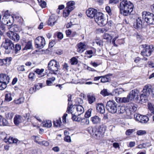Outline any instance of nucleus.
<instances>
[{
	"label": "nucleus",
	"instance_id": "obj_55",
	"mask_svg": "<svg viewBox=\"0 0 154 154\" xmlns=\"http://www.w3.org/2000/svg\"><path fill=\"white\" fill-rule=\"evenodd\" d=\"M135 130L134 129H129L126 131L125 134L127 135H130Z\"/></svg>",
	"mask_w": 154,
	"mask_h": 154
},
{
	"label": "nucleus",
	"instance_id": "obj_16",
	"mask_svg": "<svg viewBox=\"0 0 154 154\" xmlns=\"http://www.w3.org/2000/svg\"><path fill=\"white\" fill-rule=\"evenodd\" d=\"M77 51L79 53H82L87 48L86 45L83 43L80 42L78 44Z\"/></svg>",
	"mask_w": 154,
	"mask_h": 154
},
{
	"label": "nucleus",
	"instance_id": "obj_36",
	"mask_svg": "<svg viewBox=\"0 0 154 154\" xmlns=\"http://www.w3.org/2000/svg\"><path fill=\"white\" fill-rule=\"evenodd\" d=\"M24 100V98L23 97H21L18 99L14 100V102L16 104H20L23 103Z\"/></svg>",
	"mask_w": 154,
	"mask_h": 154
},
{
	"label": "nucleus",
	"instance_id": "obj_33",
	"mask_svg": "<svg viewBox=\"0 0 154 154\" xmlns=\"http://www.w3.org/2000/svg\"><path fill=\"white\" fill-rule=\"evenodd\" d=\"M112 36V39L113 38H114L112 40V42H114L116 39L118 38L119 35L118 33L116 32H112L110 35Z\"/></svg>",
	"mask_w": 154,
	"mask_h": 154
},
{
	"label": "nucleus",
	"instance_id": "obj_44",
	"mask_svg": "<svg viewBox=\"0 0 154 154\" xmlns=\"http://www.w3.org/2000/svg\"><path fill=\"white\" fill-rule=\"evenodd\" d=\"M35 78V74L33 72H30L28 75V78L30 80L33 81Z\"/></svg>",
	"mask_w": 154,
	"mask_h": 154
},
{
	"label": "nucleus",
	"instance_id": "obj_39",
	"mask_svg": "<svg viewBox=\"0 0 154 154\" xmlns=\"http://www.w3.org/2000/svg\"><path fill=\"white\" fill-rule=\"evenodd\" d=\"M77 116V115L75 114V115H73L72 114V119L74 121L79 122L81 120V117Z\"/></svg>",
	"mask_w": 154,
	"mask_h": 154
},
{
	"label": "nucleus",
	"instance_id": "obj_61",
	"mask_svg": "<svg viewBox=\"0 0 154 154\" xmlns=\"http://www.w3.org/2000/svg\"><path fill=\"white\" fill-rule=\"evenodd\" d=\"M11 142L10 141V144L11 143L17 144V142L18 141V139L13 137L11 138Z\"/></svg>",
	"mask_w": 154,
	"mask_h": 154
},
{
	"label": "nucleus",
	"instance_id": "obj_8",
	"mask_svg": "<svg viewBox=\"0 0 154 154\" xmlns=\"http://www.w3.org/2000/svg\"><path fill=\"white\" fill-rule=\"evenodd\" d=\"M141 46L143 48L141 53V54L143 56L146 57L150 56L153 48V46L152 45H143Z\"/></svg>",
	"mask_w": 154,
	"mask_h": 154
},
{
	"label": "nucleus",
	"instance_id": "obj_1",
	"mask_svg": "<svg viewBox=\"0 0 154 154\" xmlns=\"http://www.w3.org/2000/svg\"><path fill=\"white\" fill-rule=\"evenodd\" d=\"M121 1H122L120 5L121 13L125 16L130 14L133 10V4L130 2L126 0Z\"/></svg>",
	"mask_w": 154,
	"mask_h": 154
},
{
	"label": "nucleus",
	"instance_id": "obj_35",
	"mask_svg": "<svg viewBox=\"0 0 154 154\" xmlns=\"http://www.w3.org/2000/svg\"><path fill=\"white\" fill-rule=\"evenodd\" d=\"M148 107L149 109L153 113H154V105L151 103H148Z\"/></svg>",
	"mask_w": 154,
	"mask_h": 154
},
{
	"label": "nucleus",
	"instance_id": "obj_53",
	"mask_svg": "<svg viewBox=\"0 0 154 154\" xmlns=\"http://www.w3.org/2000/svg\"><path fill=\"white\" fill-rule=\"evenodd\" d=\"M146 134V131L145 130H138L137 132V134L138 135H143Z\"/></svg>",
	"mask_w": 154,
	"mask_h": 154
},
{
	"label": "nucleus",
	"instance_id": "obj_18",
	"mask_svg": "<svg viewBox=\"0 0 154 154\" xmlns=\"http://www.w3.org/2000/svg\"><path fill=\"white\" fill-rule=\"evenodd\" d=\"M9 79V77L6 75L4 74H0V82H6L8 83Z\"/></svg>",
	"mask_w": 154,
	"mask_h": 154
},
{
	"label": "nucleus",
	"instance_id": "obj_11",
	"mask_svg": "<svg viewBox=\"0 0 154 154\" xmlns=\"http://www.w3.org/2000/svg\"><path fill=\"white\" fill-rule=\"evenodd\" d=\"M139 93L140 91L137 89L132 90L130 92L129 94L128 95V98H129L130 100H133L134 99H138Z\"/></svg>",
	"mask_w": 154,
	"mask_h": 154
},
{
	"label": "nucleus",
	"instance_id": "obj_48",
	"mask_svg": "<svg viewBox=\"0 0 154 154\" xmlns=\"http://www.w3.org/2000/svg\"><path fill=\"white\" fill-rule=\"evenodd\" d=\"M61 123L60 119H59L54 121V125L56 127L60 126Z\"/></svg>",
	"mask_w": 154,
	"mask_h": 154
},
{
	"label": "nucleus",
	"instance_id": "obj_58",
	"mask_svg": "<svg viewBox=\"0 0 154 154\" xmlns=\"http://www.w3.org/2000/svg\"><path fill=\"white\" fill-rule=\"evenodd\" d=\"M10 139V136L9 135H7L4 139V141L7 143L9 144Z\"/></svg>",
	"mask_w": 154,
	"mask_h": 154
},
{
	"label": "nucleus",
	"instance_id": "obj_22",
	"mask_svg": "<svg viewBox=\"0 0 154 154\" xmlns=\"http://www.w3.org/2000/svg\"><path fill=\"white\" fill-rule=\"evenodd\" d=\"M75 2L73 1H70L67 3V6L66 7L71 11L73 10L75 8Z\"/></svg>",
	"mask_w": 154,
	"mask_h": 154
},
{
	"label": "nucleus",
	"instance_id": "obj_15",
	"mask_svg": "<svg viewBox=\"0 0 154 154\" xmlns=\"http://www.w3.org/2000/svg\"><path fill=\"white\" fill-rule=\"evenodd\" d=\"M24 120V119L21 116L16 115L14 118V122L15 125H18L20 123L23 122Z\"/></svg>",
	"mask_w": 154,
	"mask_h": 154
},
{
	"label": "nucleus",
	"instance_id": "obj_52",
	"mask_svg": "<svg viewBox=\"0 0 154 154\" xmlns=\"http://www.w3.org/2000/svg\"><path fill=\"white\" fill-rule=\"evenodd\" d=\"M141 115L140 114H135L134 115V118L135 119L138 121L140 122L142 117Z\"/></svg>",
	"mask_w": 154,
	"mask_h": 154
},
{
	"label": "nucleus",
	"instance_id": "obj_19",
	"mask_svg": "<svg viewBox=\"0 0 154 154\" xmlns=\"http://www.w3.org/2000/svg\"><path fill=\"white\" fill-rule=\"evenodd\" d=\"M142 22L141 19L140 17H138L136 20V22L134 24V26L135 29H138L142 27Z\"/></svg>",
	"mask_w": 154,
	"mask_h": 154
},
{
	"label": "nucleus",
	"instance_id": "obj_27",
	"mask_svg": "<svg viewBox=\"0 0 154 154\" xmlns=\"http://www.w3.org/2000/svg\"><path fill=\"white\" fill-rule=\"evenodd\" d=\"M124 91L122 88H117L115 89L113 92V95L117 96Z\"/></svg>",
	"mask_w": 154,
	"mask_h": 154
},
{
	"label": "nucleus",
	"instance_id": "obj_45",
	"mask_svg": "<svg viewBox=\"0 0 154 154\" xmlns=\"http://www.w3.org/2000/svg\"><path fill=\"white\" fill-rule=\"evenodd\" d=\"M70 62L72 65H76L78 63V61L76 58L73 57L70 59Z\"/></svg>",
	"mask_w": 154,
	"mask_h": 154
},
{
	"label": "nucleus",
	"instance_id": "obj_59",
	"mask_svg": "<svg viewBox=\"0 0 154 154\" xmlns=\"http://www.w3.org/2000/svg\"><path fill=\"white\" fill-rule=\"evenodd\" d=\"M95 42L97 45H99L100 46L103 45V42L101 40L98 39H96L95 40Z\"/></svg>",
	"mask_w": 154,
	"mask_h": 154
},
{
	"label": "nucleus",
	"instance_id": "obj_23",
	"mask_svg": "<svg viewBox=\"0 0 154 154\" xmlns=\"http://www.w3.org/2000/svg\"><path fill=\"white\" fill-rule=\"evenodd\" d=\"M91 121L93 124H96L100 122L101 119L97 116H95L91 118Z\"/></svg>",
	"mask_w": 154,
	"mask_h": 154
},
{
	"label": "nucleus",
	"instance_id": "obj_64",
	"mask_svg": "<svg viewBox=\"0 0 154 154\" xmlns=\"http://www.w3.org/2000/svg\"><path fill=\"white\" fill-rule=\"evenodd\" d=\"M4 64H6L10 62V58L7 57L6 59H3Z\"/></svg>",
	"mask_w": 154,
	"mask_h": 154
},
{
	"label": "nucleus",
	"instance_id": "obj_21",
	"mask_svg": "<svg viewBox=\"0 0 154 154\" xmlns=\"http://www.w3.org/2000/svg\"><path fill=\"white\" fill-rule=\"evenodd\" d=\"M76 110L77 112H75V114L78 116L82 114L84 111L83 107L80 105L76 107Z\"/></svg>",
	"mask_w": 154,
	"mask_h": 154
},
{
	"label": "nucleus",
	"instance_id": "obj_14",
	"mask_svg": "<svg viewBox=\"0 0 154 154\" xmlns=\"http://www.w3.org/2000/svg\"><path fill=\"white\" fill-rule=\"evenodd\" d=\"M2 45L5 49V53L7 54H9L10 52L9 49L10 47V39L8 38H5V42L2 44Z\"/></svg>",
	"mask_w": 154,
	"mask_h": 154
},
{
	"label": "nucleus",
	"instance_id": "obj_32",
	"mask_svg": "<svg viewBox=\"0 0 154 154\" xmlns=\"http://www.w3.org/2000/svg\"><path fill=\"white\" fill-rule=\"evenodd\" d=\"M149 120V118L147 116L142 115L140 122L145 123L147 122Z\"/></svg>",
	"mask_w": 154,
	"mask_h": 154
},
{
	"label": "nucleus",
	"instance_id": "obj_13",
	"mask_svg": "<svg viewBox=\"0 0 154 154\" xmlns=\"http://www.w3.org/2000/svg\"><path fill=\"white\" fill-rule=\"evenodd\" d=\"M10 12L8 10L6 11L2 18L3 23L5 24H8L10 22Z\"/></svg>",
	"mask_w": 154,
	"mask_h": 154
},
{
	"label": "nucleus",
	"instance_id": "obj_28",
	"mask_svg": "<svg viewBox=\"0 0 154 154\" xmlns=\"http://www.w3.org/2000/svg\"><path fill=\"white\" fill-rule=\"evenodd\" d=\"M116 100L117 102L126 103L129 102L130 100L129 98H128L127 97H118V98H117Z\"/></svg>",
	"mask_w": 154,
	"mask_h": 154
},
{
	"label": "nucleus",
	"instance_id": "obj_60",
	"mask_svg": "<svg viewBox=\"0 0 154 154\" xmlns=\"http://www.w3.org/2000/svg\"><path fill=\"white\" fill-rule=\"evenodd\" d=\"M105 10L106 12L109 15H110L112 14L111 9L109 6H106L105 8Z\"/></svg>",
	"mask_w": 154,
	"mask_h": 154
},
{
	"label": "nucleus",
	"instance_id": "obj_63",
	"mask_svg": "<svg viewBox=\"0 0 154 154\" xmlns=\"http://www.w3.org/2000/svg\"><path fill=\"white\" fill-rule=\"evenodd\" d=\"M30 116V114L29 113H26L24 116H23V117L24 119V120L26 119H27V120L28 121V120L29 119V116Z\"/></svg>",
	"mask_w": 154,
	"mask_h": 154
},
{
	"label": "nucleus",
	"instance_id": "obj_37",
	"mask_svg": "<svg viewBox=\"0 0 154 154\" xmlns=\"http://www.w3.org/2000/svg\"><path fill=\"white\" fill-rule=\"evenodd\" d=\"M100 94L104 96H109L112 95L111 93L109 92L107 89H104L100 92Z\"/></svg>",
	"mask_w": 154,
	"mask_h": 154
},
{
	"label": "nucleus",
	"instance_id": "obj_10",
	"mask_svg": "<svg viewBox=\"0 0 154 154\" xmlns=\"http://www.w3.org/2000/svg\"><path fill=\"white\" fill-rule=\"evenodd\" d=\"M45 42L44 38L42 37H38L35 40L36 47L39 48H43L45 45Z\"/></svg>",
	"mask_w": 154,
	"mask_h": 154
},
{
	"label": "nucleus",
	"instance_id": "obj_57",
	"mask_svg": "<svg viewBox=\"0 0 154 154\" xmlns=\"http://www.w3.org/2000/svg\"><path fill=\"white\" fill-rule=\"evenodd\" d=\"M64 140L68 143H70L71 141L70 137L68 135L65 136L64 138Z\"/></svg>",
	"mask_w": 154,
	"mask_h": 154
},
{
	"label": "nucleus",
	"instance_id": "obj_54",
	"mask_svg": "<svg viewBox=\"0 0 154 154\" xmlns=\"http://www.w3.org/2000/svg\"><path fill=\"white\" fill-rule=\"evenodd\" d=\"M21 49L20 46L18 44H17L15 45V47L14 52L16 54L17 51L20 50Z\"/></svg>",
	"mask_w": 154,
	"mask_h": 154
},
{
	"label": "nucleus",
	"instance_id": "obj_4",
	"mask_svg": "<svg viewBox=\"0 0 154 154\" xmlns=\"http://www.w3.org/2000/svg\"><path fill=\"white\" fill-rule=\"evenodd\" d=\"M59 67V63L54 60L50 61L48 64V69L52 74H56Z\"/></svg>",
	"mask_w": 154,
	"mask_h": 154
},
{
	"label": "nucleus",
	"instance_id": "obj_56",
	"mask_svg": "<svg viewBox=\"0 0 154 154\" xmlns=\"http://www.w3.org/2000/svg\"><path fill=\"white\" fill-rule=\"evenodd\" d=\"M44 69H37L35 70V72L38 74L40 75L42 74V73L44 71Z\"/></svg>",
	"mask_w": 154,
	"mask_h": 154
},
{
	"label": "nucleus",
	"instance_id": "obj_5",
	"mask_svg": "<svg viewBox=\"0 0 154 154\" xmlns=\"http://www.w3.org/2000/svg\"><path fill=\"white\" fill-rule=\"evenodd\" d=\"M95 21L100 26H105L107 23V20L104 17V15L101 12L97 13L95 16Z\"/></svg>",
	"mask_w": 154,
	"mask_h": 154
},
{
	"label": "nucleus",
	"instance_id": "obj_20",
	"mask_svg": "<svg viewBox=\"0 0 154 154\" xmlns=\"http://www.w3.org/2000/svg\"><path fill=\"white\" fill-rule=\"evenodd\" d=\"M97 109L98 112L101 113L103 114L105 112V109L104 106L101 103H99L97 104Z\"/></svg>",
	"mask_w": 154,
	"mask_h": 154
},
{
	"label": "nucleus",
	"instance_id": "obj_41",
	"mask_svg": "<svg viewBox=\"0 0 154 154\" xmlns=\"http://www.w3.org/2000/svg\"><path fill=\"white\" fill-rule=\"evenodd\" d=\"M32 42L29 41L26 44L25 47L24 48L23 50H27L30 49L32 48Z\"/></svg>",
	"mask_w": 154,
	"mask_h": 154
},
{
	"label": "nucleus",
	"instance_id": "obj_3",
	"mask_svg": "<svg viewBox=\"0 0 154 154\" xmlns=\"http://www.w3.org/2000/svg\"><path fill=\"white\" fill-rule=\"evenodd\" d=\"M152 86L149 84L146 85L144 87L142 92L140 96L141 101L145 102L147 100L148 97L149 95L152 91Z\"/></svg>",
	"mask_w": 154,
	"mask_h": 154
},
{
	"label": "nucleus",
	"instance_id": "obj_17",
	"mask_svg": "<svg viewBox=\"0 0 154 154\" xmlns=\"http://www.w3.org/2000/svg\"><path fill=\"white\" fill-rule=\"evenodd\" d=\"M57 19L53 15H52L50 17L48 21V25L50 26H54L55 23L57 22Z\"/></svg>",
	"mask_w": 154,
	"mask_h": 154
},
{
	"label": "nucleus",
	"instance_id": "obj_26",
	"mask_svg": "<svg viewBox=\"0 0 154 154\" xmlns=\"http://www.w3.org/2000/svg\"><path fill=\"white\" fill-rule=\"evenodd\" d=\"M71 96H70L69 97H68V106L67 107V110L66 111V112H68V113H72V110H71V107H72V104H71Z\"/></svg>",
	"mask_w": 154,
	"mask_h": 154
},
{
	"label": "nucleus",
	"instance_id": "obj_7",
	"mask_svg": "<svg viewBox=\"0 0 154 154\" xmlns=\"http://www.w3.org/2000/svg\"><path fill=\"white\" fill-rule=\"evenodd\" d=\"M118 106L115 101L111 100L107 102L106 106L107 110L112 113H115L117 112Z\"/></svg>",
	"mask_w": 154,
	"mask_h": 154
},
{
	"label": "nucleus",
	"instance_id": "obj_12",
	"mask_svg": "<svg viewBox=\"0 0 154 154\" xmlns=\"http://www.w3.org/2000/svg\"><path fill=\"white\" fill-rule=\"evenodd\" d=\"M97 11L96 9L92 8H88L86 11V14L87 16L91 18H92L96 15Z\"/></svg>",
	"mask_w": 154,
	"mask_h": 154
},
{
	"label": "nucleus",
	"instance_id": "obj_9",
	"mask_svg": "<svg viewBox=\"0 0 154 154\" xmlns=\"http://www.w3.org/2000/svg\"><path fill=\"white\" fill-rule=\"evenodd\" d=\"M137 109V106L134 103H130L126 107V115L130 117L131 115L135 112Z\"/></svg>",
	"mask_w": 154,
	"mask_h": 154
},
{
	"label": "nucleus",
	"instance_id": "obj_38",
	"mask_svg": "<svg viewBox=\"0 0 154 154\" xmlns=\"http://www.w3.org/2000/svg\"><path fill=\"white\" fill-rule=\"evenodd\" d=\"M39 3V5L42 8L46 7V2L42 0H37Z\"/></svg>",
	"mask_w": 154,
	"mask_h": 154
},
{
	"label": "nucleus",
	"instance_id": "obj_47",
	"mask_svg": "<svg viewBox=\"0 0 154 154\" xmlns=\"http://www.w3.org/2000/svg\"><path fill=\"white\" fill-rule=\"evenodd\" d=\"M92 109H89L86 112L85 114V117L86 118H88L91 116V113Z\"/></svg>",
	"mask_w": 154,
	"mask_h": 154
},
{
	"label": "nucleus",
	"instance_id": "obj_24",
	"mask_svg": "<svg viewBox=\"0 0 154 154\" xmlns=\"http://www.w3.org/2000/svg\"><path fill=\"white\" fill-rule=\"evenodd\" d=\"M126 108L125 106H118L117 112L118 113L123 114L125 113L126 114Z\"/></svg>",
	"mask_w": 154,
	"mask_h": 154
},
{
	"label": "nucleus",
	"instance_id": "obj_49",
	"mask_svg": "<svg viewBox=\"0 0 154 154\" xmlns=\"http://www.w3.org/2000/svg\"><path fill=\"white\" fill-rule=\"evenodd\" d=\"M103 38L108 40H110L112 39V36L110 35L108 33H105L103 35Z\"/></svg>",
	"mask_w": 154,
	"mask_h": 154
},
{
	"label": "nucleus",
	"instance_id": "obj_50",
	"mask_svg": "<svg viewBox=\"0 0 154 154\" xmlns=\"http://www.w3.org/2000/svg\"><path fill=\"white\" fill-rule=\"evenodd\" d=\"M101 78V82H102L105 83L109 81V78L107 77L106 76H102Z\"/></svg>",
	"mask_w": 154,
	"mask_h": 154
},
{
	"label": "nucleus",
	"instance_id": "obj_2",
	"mask_svg": "<svg viewBox=\"0 0 154 154\" xmlns=\"http://www.w3.org/2000/svg\"><path fill=\"white\" fill-rule=\"evenodd\" d=\"M106 128L103 126L89 127L88 130L89 133L95 138L100 139L103 137Z\"/></svg>",
	"mask_w": 154,
	"mask_h": 154
},
{
	"label": "nucleus",
	"instance_id": "obj_6",
	"mask_svg": "<svg viewBox=\"0 0 154 154\" xmlns=\"http://www.w3.org/2000/svg\"><path fill=\"white\" fill-rule=\"evenodd\" d=\"M143 18L149 24H154V15L146 11L142 13Z\"/></svg>",
	"mask_w": 154,
	"mask_h": 154
},
{
	"label": "nucleus",
	"instance_id": "obj_51",
	"mask_svg": "<svg viewBox=\"0 0 154 154\" xmlns=\"http://www.w3.org/2000/svg\"><path fill=\"white\" fill-rule=\"evenodd\" d=\"M118 51L117 48H112L111 49V51L110 52L111 54L112 55H115L118 53Z\"/></svg>",
	"mask_w": 154,
	"mask_h": 154
},
{
	"label": "nucleus",
	"instance_id": "obj_42",
	"mask_svg": "<svg viewBox=\"0 0 154 154\" xmlns=\"http://www.w3.org/2000/svg\"><path fill=\"white\" fill-rule=\"evenodd\" d=\"M35 141L36 143H37L38 144H39L43 145L45 146H47L49 145L48 142L46 141H38L36 140H35Z\"/></svg>",
	"mask_w": 154,
	"mask_h": 154
},
{
	"label": "nucleus",
	"instance_id": "obj_46",
	"mask_svg": "<svg viewBox=\"0 0 154 154\" xmlns=\"http://www.w3.org/2000/svg\"><path fill=\"white\" fill-rule=\"evenodd\" d=\"M7 83L6 82H0V90H3L5 89L6 87Z\"/></svg>",
	"mask_w": 154,
	"mask_h": 154
},
{
	"label": "nucleus",
	"instance_id": "obj_25",
	"mask_svg": "<svg viewBox=\"0 0 154 154\" xmlns=\"http://www.w3.org/2000/svg\"><path fill=\"white\" fill-rule=\"evenodd\" d=\"M88 100L89 103L91 104L95 101L96 98L93 95H88L87 96Z\"/></svg>",
	"mask_w": 154,
	"mask_h": 154
},
{
	"label": "nucleus",
	"instance_id": "obj_40",
	"mask_svg": "<svg viewBox=\"0 0 154 154\" xmlns=\"http://www.w3.org/2000/svg\"><path fill=\"white\" fill-rule=\"evenodd\" d=\"M96 52V50L94 48H93L91 50L86 51L85 53V54H86L91 55L95 54Z\"/></svg>",
	"mask_w": 154,
	"mask_h": 154
},
{
	"label": "nucleus",
	"instance_id": "obj_30",
	"mask_svg": "<svg viewBox=\"0 0 154 154\" xmlns=\"http://www.w3.org/2000/svg\"><path fill=\"white\" fill-rule=\"evenodd\" d=\"M10 32H11V34H13L12 38L14 40L17 41L19 40L20 37L19 35L16 33H14L13 31H10Z\"/></svg>",
	"mask_w": 154,
	"mask_h": 154
},
{
	"label": "nucleus",
	"instance_id": "obj_62",
	"mask_svg": "<svg viewBox=\"0 0 154 154\" xmlns=\"http://www.w3.org/2000/svg\"><path fill=\"white\" fill-rule=\"evenodd\" d=\"M9 94L6 93L5 94V101L7 102H9L10 101Z\"/></svg>",
	"mask_w": 154,
	"mask_h": 154
},
{
	"label": "nucleus",
	"instance_id": "obj_34",
	"mask_svg": "<svg viewBox=\"0 0 154 154\" xmlns=\"http://www.w3.org/2000/svg\"><path fill=\"white\" fill-rule=\"evenodd\" d=\"M68 9V8H66L65 9L63 10V16L65 17H67L69 15V13L71 11Z\"/></svg>",
	"mask_w": 154,
	"mask_h": 154
},
{
	"label": "nucleus",
	"instance_id": "obj_29",
	"mask_svg": "<svg viewBox=\"0 0 154 154\" xmlns=\"http://www.w3.org/2000/svg\"><path fill=\"white\" fill-rule=\"evenodd\" d=\"M42 126L47 128H50L52 126L51 121L48 120L42 122Z\"/></svg>",
	"mask_w": 154,
	"mask_h": 154
},
{
	"label": "nucleus",
	"instance_id": "obj_43",
	"mask_svg": "<svg viewBox=\"0 0 154 154\" xmlns=\"http://www.w3.org/2000/svg\"><path fill=\"white\" fill-rule=\"evenodd\" d=\"M55 78L54 77H52L48 79L46 81V84L47 85H50L55 80Z\"/></svg>",
	"mask_w": 154,
	"mask_h": 154
},
{
	"label": "nucleus",
	"instance_id": "obj_31",
	"mask_svg": "<svg viewBox=\"0 0 154 154\" xmlns=\"http://www.w3.org/2000/svg\"><path fill=\"white\" fill-rule=\"evenodd\" d=\"M80 121L82 125H88L89 123V120L87 118H83L81 117Z\"/></svg>",
	"mask_w": 154,
	"mask_h": 154
}]
</instances>
